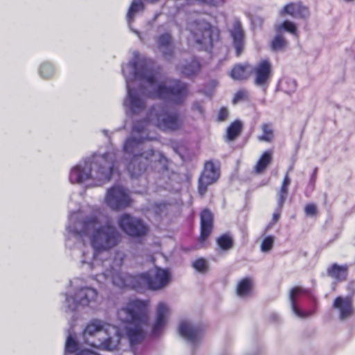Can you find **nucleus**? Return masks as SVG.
<instances>
[{"instance_id":"f257e3e1","label":"nucleus","mask_w":355,"mask_h":355,"mask_svg":"<svg viewBox=\"0 0 355 355\" xmlns=\"http://www.w3.org/2000/svg\"><path fill=\"white\" fill-rule=\"evenodd\" d=\"M69 214L66 230L68 236L77 239L88 237L92 249L84 250L81 262L93 272H103V277L110 270H119L126 257L124 252L117 250L112 258L108 259L107 252L116 246L121 241V234L110 224L103 221L99 209H78L71 210L69 204Z\"/></svg>"},{"instance_id":"f03ea898","label":"nucleus","mask_w":355,"mask_h":355,"mask_svg":"<svg viewBox=\"0 0 355 355\" xmlns=\"http://www.w3.org/2000/svg\"><path fill=\"white\" fill-rule=\"evenodd\" d=\"M148 60L138 52L132 59L122 66L128 95L123 105L132 114H139L146 107V97L166 99L180 104L188 95L187 85L177 80L164 81Z\"/></svg>"},{"instance_id":"7ed1b4c3","label":"nucleus","mask_w":355,"mask_h":355,"mask_svg":"<svg viewBox=\"0 0 355 355\" xmlns=\"http://www.w3.org/2000/svg\"><path fill=\"white\" fill-rule=\"evenodd\" d=\"M182 123L177 113L169 112L166 107L157 105L150 110L146 120L134 124L131 135L123 146L124 153L132 156L127 165V170L132 178H137L149 171L168 174V159L161 152L151 148L139 152V149L144 141L157 139V135L150 131L151 125L166 131L176 130L182 126Z\"/></svg>"},{"instance_id":"20e7f679","label":"nucleus","mask_w":355,"mask_h":355,"mask_svg":"<svg viewBox=\"0 0 355 355\" xmlns=\"http://www.w3.org/2000/svg\"><path fill=\"white\" fill-rule=\"evenodd\" d=\"M148 301L130 300L117 311V318L124 324L123 327L93 319L87 324L83 332L84 341L94 347L114 351L123 340H127L133 347L145 338V328L148 322Z\"/></svg>"},{"instance_id":"39448f33","label":"nucleus","mask_w":355,"mask_h":355,"mask_svg":"<svg viewBox=\"0 0 355 355\" xmlns=\"http://www.w3.org/2000/svg\"><path fill=\"white\" fill-rule=\"evenodd\" d=\"M116 157L117 151L112 150L80 160L71 168L69 182L88 188L110 181L117 170Z\"/></svg>"},{"instance_id":"423d86ee","label":"nucleus","mask_w":355,"mask_h":355,"mask_svg":"<svg viewBox=\"0 0 355 355\" xmlns=\"http://www.w3.org/2000/svg\"><path fill=\"white\" fill-rule=\"evenodd\" d=\"M73 293H66L65 305L69 310L74 311L78 307L92 308L97 303L98 293L91 286L83 285L79 278H75L70 282Z\"/></svg>"},{"instance_id":"0eeeda50","label":"nucleus","mask_w":355,"mask_h":355,"mask_svg":"<svg viewBox=\"0 0 355 355\" xmlns=\"http://www.w3.org/2000/svg\"><path fill=\"white\" fill-rule=\"evenodd\" d=\"M188 29L191 33L189 42H194L205 50L211 47L213 41L218 37V30L201 18L189 21Z\"/></svg>"},{"instance_id":"6e6552de","label":"nucleus","mask_w":355,"mask_h":355,"mask_svg":"<svg viewBox=\"0 0 355 355\" xmlns=\"http://www.w3.org/2000/svg\"><path fill=\"white\" fill-rule=\"evenodd\" d=\"M139 288L146 287L150 291H160L168 286L171 280L169 270L155 267L139 274Z\"/></svg>"},{"instance_id":"1a4fd4ad","label":"nucleus","mask_w":355,"mask_h":355,"mask_svg":"<svg viewBox=\"0 0 355 355\" xmlns=\"http://www.w3.org/2000/svg\"><path fill=\"white\" fill-rule=\"evenodd\" d=\"M107 273V275L105 277H103V272H93L92 275L99 283H104L110 279L112 284L119 288L131 287L139 289V274L131 275L119 270H110Z\"/></svg>"},{"instance_id":"9d476101","label":"nucleus","mask_w":355,"mask_h":355,"mask_svg":"<svg viewBox=\"0 0 355 355\" xmlns=\"http://www.w3.org/2000/svg\"><path fill=\"white\" fill-rule=\"evenodd\" d=\"M105 203L113 210H120L129 207L131 199L123 187L115 185L107 190Z\"/></svg>"},{"instance_id":"9b49d317","label":"nucleus","mask_w":355,"mask_h":355,"mask_svg":"<svg viewBox=\"0 0 355 355\" xmlns=\"http://www.w3.org/2000/svg\"><path fill=\"white\" fill-rule=\"evenodd\" d=\"M118 225L125 234L132 237L143 236L148 231V226L141 219L128 214L119 218Z\"/></svg>"},{"instance_id":"f8f14e48","label":"nucleus","mask_w":355,"mask_h":355,"mask_svg":"<svg viewBox=\"0 0 355 355\" xmlns=\"http://www.w3.org/2000/svg\"><path fill=\"white\" fill-rule=\"evenodd\" d=\"M272 66L268 60H262L251 67V73L254 76L255 85L266 88L272 76Z\"/></svg>"},{"instance_id":"ddd939ff","label":"nucleus","mask_w":355,"mask_h":355,"mask_svg":"<svg viewBox=\"0 0 355 355\" xmlns=\"http://www.w3.org/2000/svg\"><path fill=\"white\" fill-rule=\"evenodd\" d=\"M220 171L212 162H207L205 164L204 170L198 179V193L203 196L207 187L215 183L219 178Z\"/></svg>"},{"instance_id":"4468645a","label":"nucleus","mask_w":355,"mask_h":355,"mask_svg":"<svg viewBox=\"0 0 355 355\" xmlns=\"http://www.w3.org/2000/svg\"><path fill=\"white\" fill-rule=\"evenodd\" d=\"M178 331L181 336L192 345L199 343L203 336L202 327L194 324L188 320H182L180 322Z\"/></svg>"},{"instance_id":"2eb2a0df","label":"nucleus","mask_w":355,"mask_h":355,"mask_svg":"<svg viewBox=\"0 0 355 355\" xmlns=\"http://www.w3.org/2000/svg\"><path fill=\"white\" fill-rule=\"evenodd\" d=\"M171 313L169 305L164 302H159L156 307L155 320L152 327V333L155 336L162 334L166 326Z\"/></svg>"},{"instance_id":"dca6fc26","label":"nucleus","mask_w":355,"mask_h":355,"mask_svg":"<svg viewBox=\"0 0 355 355\" xmlns=\"http://www.w3.org/2000/svg\"><path fill=\"white\" fill-rule=\"evenodd\" d=\"M332 308L337 312L340 320H346L354 314L352 298L349 296H338L332 304Z\"/></svg>"},{"instance_id":"f3484780","label":"nucleus","mask_w":355,"mask_h":355,"mask_svg":"<svg viewBox=\"0 0 355 355\" xmlns=\"http://www.w3.org/2000/svg\"><path fill=\"white\" fill-rule=\"evenodd\" d=\"M307 292V290L302 287L297 286L293 288L289 293V302L291 304V310L293 314L299 318H306L313 314V311H302L297 305V301L300 297L302 295L306 294Z\"/></svg>"},{"instance_id":"a211bd4d","label":"nucleus","mask_w":355,"mask_h":355,"mask_svg":"<svg viewBox=\"0 0 355 355\" xmlns=\"http://www.w3.org/2000/svg\"><path fill=\"white\" fill-rule=\"evenodd\" d=\"M230 32L236 50V54L237 56H239L245 46L244 33L241 22L238 20L234 21Z\"/></svg>"},{"instance_id":"6ab92c4d","label":"nucleus","mask_w":355,"mask_h":355,"mask_svg":"<svg viewBox=\"0 0 355 355\" xmlns=\"http://www.w3.org/2000/svg\"><path fill=\"white\" fill-rule=\"evenodd\" d=\"M291 15L296 19H305L309 16V9L300 2L290 3L284 6L280 11V15Z\"/></svg>"},{"instance_id":"aec40b11","label":"nucleus","mask_w":355,"mask_h":355,"mask_svg":"<svg viewBox=\"0 0 355 355\" xmlns=\"http://www.w3.org/2000/svg\"><path fill=\"white\" fill-rule=\"evenodd\" d=\"M157 48L162 53L166 58L173 55V48L172 46V38L170 33H166L159 35L156 38Z\"/></svg>"},{"instance_id":"412c9836","label":"nucleus","mask_w":355,"mask_h":355,"mask_svg":"<svg viewBox=\"0 0 355 355\" xmlns=\"http://www.w3.org/2000/svg\"><path fill=\"white\" fill-rule=\"evenodd\" d=\"M201 234L200 239L205 240L210 234L213 227V216L208 209H205L200 214Z\"/></svg>"},{"instance_id":"4be33fe9","label":"nucleus","mask_w":355,"mask_h":355,"mask_svg":"<svg viewBox=\"0 0 355 355\" xmlns=\"http://www.w3.org/2000/svg\"><path fill=\"white\" fill-rule=\"evenodd\" d=\"M144 9V5L142 0H132L127 13V21L129 28L139 37L141 40H142V38L140 33L137 30L132 29L131 24L134 20L135 16L139 12H141Z\"/></svg>"},{"instance_id":"5701e85b","label":"nucleus","mask_w":355,"mask_h":355,"mask_svg":"<svg viewBox=\"0 0 355 355\" xmlns=\"http://www.w3.org/2000/svg\"><path fill=\"white\" fill-rule=\"evenodd\" d=\"M253 280L250 277L241 279L236 286V294L239 297L246 298L252 295L253 289Z\"/></svg>"},{"instance_id":"b1692460","label":"nucleus","mask_w":355,"mask_h":355,"mask_svg":"<svg viewBox=\"0 0 355 355\" xmlns=\"http://www.w3.org/2000/svg\"><path fill=\"white\" fill-rule=\"evenodd\" d=\"M251 73V67L248 64H237L230 71V76L236 80H242L248 78Z\"/></svg>"},{"instance_id":"393cba45","label":"nucleus","mask_w":355,"mask_h":355,"mask_svg":"<svg viewBox=\"0 0 355 355\" xmlns=\"http://www.w3.org/2000/svg\"><path fill=\"white\" fill-rule=\"evenodd\" d=\"M37 73L41 78L44 80H50L55 76L56 69L52 62L49 61H44L40 64Z\"/></svg>"},{"instance_id":"a878e982","label":"nucleus","mask_w":355,"mask_h":355,"mask_svg":"<svg viewBox=\"0 0 355 355\" xmlns=\"http://www.w3.org/2000/svg\"><path fill=\"white\" fill-rule=\"evenodd\" d=\"M348 267L346 265L333 264L328 270V275L337 281L345 280L347 276Z\"/></svg>"},{"instance_id":"bb28decb","label":"nucleus","mask_w":355,"mask_h":355,"mask_svg":"<svg viewBox=\"0 0 355 355\" xmlns=\"http://www.w3.org/2000/svg\"><path fill=\"white\" fill-rule=\"evenodd\" d=\"M291 184V179L287 172L284 178L282 186L277 193V204L279 211H281L288 196V187Z\"/></svg>"},{"instance_id":"cd10ccee","label":"nucleus","mask_w":355,"mask_h":355,"mask_svg":"<svg viewBox=\"0 0 355 355\" xmlns=\"http://www.w3.org/2000/svg\"><path fill=\"white\" fill-rule=\"evenodd\" d=\"M297 86L295 80L288 77L283 78L279 83V89L289 95L295 92Z\"/></svg>"},{"instance_id":"c85d7f7f","label":"nucleus","mask_w":355,"mask_h":355,"mask_svg":"<svg viewBox=\"0 0 355 355\" xmlns=\"http://www.w3.org/2000/svg\"><path fill=\"white\" fill-rule=\"evenodd\" d=\"M272 161V153L267 150L263 153L255 166V172L261 173L265 171Z\"/></svg>"},{"instance_id":"c756f323","label":"nucleus","mask_w":355,"mask_h":355,"mask_svg":"<svg viewBox=\"0 0 355 355\" xmlns=\"http://www.w3.org/2000/svg\"><path fill=\"white\" fill-rule=\"evenodd\" d=\"M200 69V64L195 59H192L191 62L186 64H182L180 70L182 73L187 76H191L196 73Z\"/></svg>"},{"instance_id":"7c9ffc66","label":"nucleus","mask_w":355,"mask_h":355,"mask_svg":"<svg viewBox=\"0 0 355 355\" xmlns=\"http://www.w3.org/2000/svg\"><path fill=\"white\" fill-rule=\"evenodd\" d=\"M242 123L239 121H235L227 128L226 137L228 141L235 139L241 132Z\"/></svg>"},{"instance_id":"2f4dec72","label":"nucleus","mask_w":355,"mask_h":355,"mask_svg":"<svg viewBox=\"0 0 355 355\" xmlns=\"http://www.w3.org/2000/svg\"><path fill=\"white\" fill-rule=\"evenodd\" d=\"M275 30L277 33H281L282 31H285L293 35H297V29L295 23L286 20L281 24L275 25Z\"/></svg>"},{"instance_id":"473e14b6","label":"nucleus","mask_w":355,"mask_h":355,"mask_svg":"<svg viewBox=\"0 0 355 355\" xmlns=\"http://www.w3.org/2000/svg\"><path fill=\"white\" fill-rule=\"evenodd\" d=\"M78 347V343L76 341V336L69 333L66 340L65 343V352L64 355H67V354H72L75 352Z\"/></svg>"},{"instance_id":"72a5a7b5","label":"nucleus","mask_w":355,"mask_h":355,"mask_svg":"<svg viewBox=\"0 0 355 355\" xmlns=\"http://www.w3.org/2000/svg\"><path fill=\"white\" fill-rule=\"evenodd\" d=\"M217 244L223 250H229L233 246L232 238L227 234H223L218 238Z\"/></svg>"},{"instance_id":"f704fd0d","label":"nucleus","mask_w":355,"mask_h":355,"mask_svg":"<svg viewBox=\"0 0 355 355\" xmlns=\"http://www.w3.org/2000/svg\"><path fill=\"white\" fill-rule=\"evenodd\" d=\"M270 46L272 51H278L282 50L287 46V42L284 37L277 35L272 40Z\"/></svg>"},{"instance_id":"c9c22d12","label":"nucleus","mask_w":355,"mask_h":355,"mask_svg":"<svg viewBox=\"0 0 355 355\" xmlns=\"http://www.w3.org/2000/svg\"><path fill=\"white\" fill-rule=\"evenodd\" d=\"M261 129L263 134L258 137L259 140L267 142L270 141L273 137V129L272 125L265 123L262 125Z\"/></svg>"},{"instance_id":"e433bc0d","label":"nucleus","mask_w":355,"mask_h":355,"mask_svg":"<svg viewBox=\"0 0 355 355\" xmlns=\"http://www.w3.org/2000/svg\"><path fill=\"white\" fill-rule=\"evenodd\" d=\"M192 266L196 270L201 273L206 272L209 270L208 261L203 258H198L195 260L192 263Z\"/></svg>"},{"instance_id":"4c0bfd02","label":"nucleus","mask_w":355,"mask_h":355,"mask_svg":"<svg viewBox=\"0 0 355 355\" xmlns=\"http://www.w3.org/2000/svg\"><path fill=\"white\" fill-rule=\"evenodd\" d=\"M275 236H266L261 244V250L263 252H269L273 247L275 242Z\"/></svg>"},{"instance_id":"58836bf2","label":"nucleus","mask_w":355,"mask_h":355,"mask_svg":"<svg viewBox=\"0 0 355 355\" xmlns=\"http://www.w3.org/2000/svg\"><path fill=\"white\" fill-rule=\"evenodd\" d=\"M247 98L248 92L245 89H240L235 94L232 102L234 104H236L245 100Z\"/></svg>"},{"instance_id":"ea45409f","label":"nucleus","mask_w":355,"mask_h":355,"mask_svg":"<svg viewBox=\"0 0 355 355\" xmlns=\"http://www.w3.org/2000/svg\"><path fill=\"white\" fill-rule=\"evenodd\" d=\"M228 115H229L228 110L225 107H222L219 110V112L218 114V121H225L228 117Z\"/></svg>"},{"instance_id":"a19ab883","label":"nucleus","mask_w":355,"mask_h":355,"mask_svg":"<svg viewBox=\"0 0 355 355\" xmlns=\"http://www.w3.org/2000/svg\"><path fill=\"white\" fill-rule=\"evenodd\" d=\"M305 212L309 216H313L316 213V207L313 204H309L305 207Z\"/></svg>"},{"instance_id":"79ce46f5","label":"nucleus","mask_w":355,"mask_h":355,"mask_svg":"<svg viewBox=\"0 0 355 355\" xmlns=\"http://www.w3.org/2000/svg\"><path fill=\"white\" fill-rule=\"evenodd\" d=\"M76 355H99V354H98L97 353H96L92 350L82 349V350L79 351L78 352H77V354Z\"/></svg>"},{"instance_id":"37998d69","label":"nucleus","mask_w":355,"mask_h":355,"mask_svg":"<svg viewBox=\"0 0 355 355\" xmlns=\"http://www.w3.org/2000/svg\"><path fill=\"white\" fill-rule=\"evenodd\" d=\"M193 110H196V111H198V112L200 113H202L203 110H202V105H200V103L198 102H195L193 104Z\"/></svg>"},{"instance_id":"c03bdc74","label":"nucleus","mask_w":355,"mask_h":355,"mask_svg":"<svg viewBox=\"0 0 355 355\" xmlns=\"http://www.w3.org/2000/svg\"><path fill=\"white\" fill-rule=\"evenodd\" d=\"M315 173H313L310 179L309 187L311 189V190L314 189L315 186Z\"/></svg>"},{"instance_id":"a18cd8bd","label":"nucleus","mask_w":355,"mask_h":355,"mask_svg":"<svg viewBox=\"0 0 355 355\" xmlns=\"http://www.w3.org/2000/svg\"><path fill=\"white\" fill-rule=\"evenodd\" d=\"M280 214L279 212H275L272 215V219L275 222L277 221L279 218Z\"/></svg>"},{"instance_id":"49530a36","label":"nucleus","mask_w":355,"mask_h":355,"mask_svg":"<svg viewBox=\"0 0 355 355\" xmlns=\"http://www.w3.org/2000/svg\"><path fill=\"white\" fill-rule=\"evenodd\" d=\"M348 288L349 289H352L354 291L355 290V284L354 283H350L348 286Z\"/></svg>"},{"instance_id":"de8ad7c7","label":"nucleus","mask_w":355,"mask_h":355,"mask_svg":"<svg viewBox=\"0 0 355 355\" xmlns=\"http://www.w3.org/2000/svg\"><path fill=\"white\" fill-rule=\"evenodd\" d=\"M146 1L148 2H150V3H154V2L157 1L158 0H146Z\"/></svg>"},{"instance_id":"09e8293b","label":"nucleus","mask_w":355,"mask_h":355,"mask_svg":"<svg viewBox=\"0 0 355 355\" xmlns=\"http://www.w3.org/2000/svg\"><path fill=\"white\" fill-rule=\"evenodd\" d=\"M103 132L105 135H107V130H103Z\"/></svg>"}]
</instances>
